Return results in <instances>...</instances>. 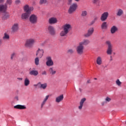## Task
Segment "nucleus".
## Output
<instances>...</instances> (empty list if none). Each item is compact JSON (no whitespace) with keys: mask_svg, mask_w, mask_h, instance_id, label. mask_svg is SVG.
I'll list each match as a JSON object with an SVG mask.
<instances>
[{"mask_svg":"<svg viewBox=\"0 0 126 126\" xmlns=\"http://www.w3.org/2000/svg\"><path fill=\"white\" fill-rule=\"evenodd\" d=\"M90 43V41L89 39H84L82 41L80 42L76 48L77 54L79 56L83 55L84 53V46H87Z\"/></svg>","mask_w":126,"mask_h":126,"instance_id":"obj_1","label":"nucleus"},{"mask_svg":"<svg viewBox=\"0 0 126 126\" xmlns=\"http://www.w3.org/2000/svg\"><path fill=\"white\" fill-rule=\"evenodd\" d=\"M23 8L25 13L21 15V18L23 20H27L30 17L31 12L34 10V8L33 7H30L29 5L26 4L24 6Z\"/></svg>","mask_w":126,"mask_h":126,"instance_id":"obj_2","label":"nucleus"},{"mask_svg":"<svg viewBox=\"0 0 126 126\" xmlns=\"http://www.w3.org/2000/svg\"><path fill=\"white\" fill-rule=\"evenodd\" d=\"M63 30L60 33L61 37H65L68 34L69 31L72 29L71 25L69 24H66L62 26Z\"/></svg>","mask_w":126,"mask_h":126,"instance_id":"obj_3","label":"nucleus"},{"mask_svg":"<svg viewBox=\"0 0 126 126\" xmlns=\"http://www.w3.org/2000/svg\"><path fill=\"white\" fill-rule=\"evenodd\" d=\"M106 45L107 46L106 54L111 55L113 53V44L110 40H107L105 42Z\"/></svg>","mask_w":126,"mask_h":126,"instance_id":"obj_4","label":"nucleus"},{"mask_svg":"<svg viewBox=\"0 0 126 126\" xmlns=\"http://www.w3.org/2000/svg\"><path fill=\"white\" fill-rule=\"evenodd\" d=\"M35 39L33 38H30L26 40L25 46L27 48H29V49H31L32 47H33V45L35 44Z\"/></svg>","mask_w":126,"mask_h":126,"instance_id":"obj_5","label":"nucleus"},{"mask_svg":"<svg viewBox=\"0 0 126 126\" xmlns=\"http://www.w3.org/2000/svg\"><path fill=\"white\" fill-rule=\"evenodd\" d=\"M29 21L32 24H36L38 21V17L35 14H32L30 16Z\"/></svg>","mask_w":126,"mask_h":126,"instance_id":"obj_6","label":"nucleus"},{"mask_svg":"<svg viewBox=\"0 0 126 126\" xmlns=\"http://www.w3.org/2000/svg\"><path fill=\"white\" fill-rule=\"evenodd\" d=\"M94 33V28L91 27L88 30L87 32L84 34V36L86 37V38H89V37L93 35Z\"/></svg>","mask_w":126,"mask_h":126,"instance_id":"obj_7","label":"nucleus"},{"mask_svg":"<svg viewBox=\"0 0 126 126\" xmlns=\"http://www.w3.org/2000/svg\"><path fill=\"white\" fill-rule=\"evenodd\" d=\"M77 8V4L73 3L72 5L70 6L69 9L68 10L69 13L70 14L74 12V11L76 10Z\"/></svg>","mask_w":126,"mask_h":126,"instance_id":"obj_8","label":"nucleus"},{"mask_svg":"<svg viewBox=\"0 0 126 126\" xmlns=\"http://www.w3.org/2000/svg\"><path fill=\"white\" fill-rule=\"evenodd\" d=\"M58 18L57 17H50L48 19V23L49 24H50V25H53V24H57L58 23Z\"/></svg>","mask_w":126,"mask_h":126,"instance_id":"obj_9","label":"nucleus"},{"mask_svg":"<svg viewBox=\"0 0 126 126\" xmlns=\"http://www.w3.org/2000/svg\"><path fill=\"white\" fill-rule=\"evenodd\" d=\"M46 64L47 66H53L54 65V61L52 60V57H47L46 58Z\"/></svg>","mask_w":126,"mask_h":126,"instance_id":"obj_10","label":"nucleus"},{"mask_svg":"<svg viewBox=\"0 0 126 126\" xmlns=\"http://www.w3.org/2000/svg\"><path fill=\"white\" fill-rule=\"evenodd\" d=\"M108 17H109V12H105L101 14L100 20L102 22L106 21V19H108Z\"/></svg>","mask_w":126,"mask_h":126,"instance_id":"obj_11","label":"nucleus"},{"mask_svg":"<svg viewBox=\"0 0 126 126\" xmlns=\"http://www.w3.org/2000/svg\"><path fill=\"white\" fill-rule=\"evenodd\" d=\"M6 10H7V5L6 4H0V13H5Z\"/></svg>","mask_w":126,"mask_h":126,"instance_id":"obj_12","label":"nucleus"},{"mask_svg":"<svg viewBox=\"0 0 126 126\" xmlns=\"http://www.w3.org/2000/svg\"><path fill=\"white\" fill-rule=\"evenodd\" d=\"M48 31L52 36L56 35V31L55 30V28L52 26H49L48 27Z\"/></svg>","mask_w":126,"mask_h":126,"instance_id":"obj_13","label":"nucleus"},{"mask_svg":"<svg viewBox=\"0 0 126 126\" xmlns=\"http://www.w3.org/2000/svg\"><path fill=\"white\" fill-rule=\"evenodd\" d=\"M11 30L13 33H15V32H17V31L19 30V25L18 23L14 24L12 26Z\"/></svg>","mask_w":126,"mask_h":126,"instance_id":"obj_14","label":"nucleus"},{"mask_svg":"<svg viewBox=\"0 0 126 126\" xmlns=\"http://www.w3.org/2000/svg\"><path fill=\"white\" fill-rule=\"evenodd\" d=\"M44 54V50L43 49H40L39 48L36 52V55L37 56V58L41 59L42 57H43V55Z\"/></svg>","mask_w":126,"mask_h":126,"instance_id":"obj_15","label":"nucleus"},{"mask_svg":"<svg viewBox=\"0 0 126 126\" xmlns=\"http://www.w3.org/2000/svg\"><path fill=\"white\" fill-rule=\"evenodd\" d=\"M118 31H119V29L116 26H113L110 29V33L111 34H115Z\"/></svg>","mask_w":126,"mask_h":126,"instance_id":"obj_16","label":"nucleus"},{"mask_svg":"<svg viewBox=\"0 0 126 126\" xmlns=\"http://www.w3.org/2000/svg\"><path fill=\"white\" fill-rule=\"evenodd\" d=\"M86 101V98L85 97H84L82 98L80 101V105L78 106L79 110H82V108L83 107V104H84V102Z\"/></svg>","mask_w":126,"mask_h":126,"instance_id":"obj_17","label":"nucleus"},{"mask_svg":"<svg viewBox=\"0 0 126 126\" xmlns=\"http://www.w3.org/2000/svg\"><path fill=\"white\" fill-rule=\"evenodd\" d=\"M63 100V94H61L56 97L55 102L56 103H61Z\"/></svg>","mask_w":126,"mask_h":126,"instance_id":"obj_18","label":"nucleus"},{"mask_svg":"<svg viewBox=\"0 0 126 126\" xmlns=\"http://www.w3.org/2000/svg\"><path fill=\"white\" fill-rule=\"evenodd\" d=\"M49 97H50V95H47L45 96V98H44L43 100L41 103V109H43V107L45 106V104L47 102V100L49 99Z\"/></svg>","mask_w":126,"mask_h":126,"instance_id":"obj_19","label":"nucleus"},{"mask_svg":"<svg viewBox=\"0 0 126 126\" xmlns=\"http://www.w3.org/2000/svg\"><path fill=\"white\" fill-rule=\"evenodd\" d=\"M14 109H18L19 110H25L26 109V106L25 105H17L14 106Z\"/></svg>","mask_w":126,"mask_h":126,"instance_id":"obj_20","label":"nucleus"},{"mask_svg":"<svg viewBox=\"0 0 126 126\" xmlns=\"http://www.w3.org/2000/svg\"><path fill=\"white\" fill-rule=\"evenodd\" d=\"M39 84V88H40V89H43V90H45V89L47 88V86H48L47 83L41 84V82H38V85Z\"/></svg>","mask_w":126,"mask_h":126,"instance_id":"obj_21","label":"nucleus"},{"mask_svg":"<svg viewBox=\"0 0 126 126\" xmlns=\"http://www.w3.org/2000/svg\"><path fill=\"white\" fill-rule=\"evenodd\" d=\"M49 73L51 74V75H55V74L57 73V71L53 67H50L48 70Z\"/></svg>","mask_w":126,"mask_h":126,"instance_id":"obj_22","label":"nucleus"},{"mask_svg":"<svg viewBox=\"0 0 126 126\" xmlns=\"http://www.w3.org/2000/svg\"><path fill=\"white\" fill-rule=\"evenodd\" d=\"M29 74H30V75H33L34 76H37V75L39 74V72H38L37 70H33L30 71Z\"/></svg>","mask_w":126,"mask_h":126,"instance_id":"obj_23","label":"nucleus"},{"mask_svg":"<svg viewBox=\"0 0 126 126\" xmlns=\"http://www.w3.org/2000/svg\"><path fill=\"white\" fill-rule=\"evenodd\" d=\"M124 14V11L122 9H118L116 13L117 16H122Z\"/></svg>","mask_w":126,"mask_h":126,"instance_id":"obj_24","label":"nucleus"},{"mask_svg":"<svg viewBox=\"0 0 126 126\" xmlns=\"http://www.w3.org/2000/svg\"><path fill=\"white\" fill-rule=\"evenodd\" d=\"M9 17V14H8V13H6V12H5L3 14V16L2 17V19L3 20H5V19H7V18H8Z\"/></svg>","mask_w":126,"mask_h":126,"instance_id":"obj_25","label":"nucleus"},{"mask_svg":"<svg viewBox=\"0 0 126 126\" xmlns=\"http://www.w3.org/2000/svg\"><path fill=\"white\" fill-rule=\"evenodd\" d=\"M101 28L102 30L107 29V28H108V25L107 24V22H103L101 25Z\"/></svg>","mask_w":126,"mask_h":126,"instance_id":"obj_26","label":"nucleus"},{"mask_svg":"<svg viewBox=\"0 0 126 126\" xmlns=\"http://www.w3.org/2000/svg\"><path fill=\"white\" fill-rule=\"evenodd\" d=\"M96 63L98 65H101L102 64V58L101 57H98L96 59Z\"/></svg>","mask_w":126,"mask_h":126,"instance_id":"obj_27","label":"nucleus"},{"mask_svg":"<svg viewBox=\"0 0 126 126\" xmlns=\"http://www.w3.org/2000/svg\"><path fill=\"white\" fill-rule=\"evenodd\" d=\"M30 84V81L28 78H26L24 80V85L25 86H28Z\"/></svg>","mask_w":126,"mask_h":126,"instance_id":"obj_28","label":"nucleus"},{"mask_svg":"<svg viewBox=\"0 0 126 126\" xmlns=\"http://www.w3.org/2000/svg\"><path fill=\"white\" fill-rule=\"evenodd\" d=\"M87 14H88L87 11L83 10L82 11L81 15L82 17H86V16H87Z\"/></svg>","mask_w":126,"mask_h":126,"instance_id":"obj_29","label":"nucleus"},{"mask_svg":"<svg viewBox=\"0 0 126 126\" xmlns=\"http://www.w3.org/2000/svg\"><path fill=\"white\" fill-rule=\"evenodd\" d=\"M2 39L3 40H8L9 39V35L6 33H4Z\"/></svg>","mask_w":126,"mask_h":126,"instance_id":"obj_30","label":"nucleus"},{"mask_svg":"<svg viewBox=\"0 0 126 126\" xmlns=\"http://www.w3.org/2000/svg\"><path fill=\"white\" fill-rule=\"evenodd\" d=\"M74 53V50L72 49H69L67 51V54H69V55H72Z\"/></svg>","mask_w":126,"mask_h":126,"instance_id":"obj_31","label":"nucleus"},{"mask_svg":"<svg viewBox=\"0 0 126 126\" xmlns=\"http://www.w3.org/2000/svg\"><path fill=\"white\" fill-rule=\"evenodd\" d=\"M12 3V0H7L5 4L10 5Z\"/></svg>","mask_w":126,"mask_h":126,"instance_id":"obj_32","label":"nucleus"},{"mask_svg":"<svg viewBox=\"0 0 126 126\" xmlns=\"http://www.w3.org/2000/svg\"><path fill=\"white\" fill-rule=\"evenodd\" d=\"M39 58L38 57H36L34 60L35 64H36V65H38L39 64Z\"/></svg>","mask_w":126,"mask_h":126,"instance_id":"obj_33","label":"nucleus"},{"mask_svg":"<svg viewBox=\"0 0 126 126\" xmlns=\"http://www.w3.org/2000/svg\"><path fill=\"white\" fill-rule=\"evenodd\" d=\"M116 83L118 86H121V85H122V83L121 82V81H120L119 79H117L116 80Z\"/></svg>","mask_w":126,"mask_h":126,"instance_id":"obj_34","label":"nucleus"},{"mask_svg":"<svg viewBox=\"0 0 126 126\" xmlns=\"http://www.w3.org/2000/svg\"><path fill=\"white\" fill-rule=\"evenodd\" d=\"M112 99H111V98L109 97H106V98H105V103H108L109 102H111V100Z\"/></svg>","mask_w":126,"mask_h":126,"instance_id":"obj_35","label":"nucleus"},{"mask_svg":"<svg viewBox=\"0 0 126 126\" xmlns=\"http://www.w3.org/2000/svg\"><path fill=\"white\" fill-rule=\"evenodd\" d=\"M47 2V0H40L39 3L40 4H44Z\"/></svg>","mask_w":126,"mask_h":126,"instance_id":"obj_36","label":"nucleus"},{"mask_svg":"<svg viewBox=\"0 0 126 126\" xmlns=\"http://www.w3.org/2000/svg\"><path fill=\"white\" fill-rule=\"evenodd\" d=\"M14 57H15V53H13L11 55V57H10V59L11 60H13V58H14Z\"/></svg>","mask_w":126,"mask_h":126,"instance_id":"obj_37","label":"nucleus"},{"mask_svg":"<svg viewBox=\"0 0 126 126\" xmlns=\"http://www.w3.org/2000/svg\"><path fill=\"white\" fill-rule=\"evenodd\" d=\"M15 3L16 4H20V3H21V1H20V0H16L15 1Z\"/></svg>","mask_w":126,"mask_h":126,"instance_id":"obj_38","label":"nucleus"},{"mask_svg":"<svg viewBox=\"0 0 126 126\" xmlns=\"http://www.w3.org/2000/svg\"><path fill=\"white\" fill-rule=\"evenodd\" d=\"M41 74L42 75H47V71H43L41 72Z\"/></svg>","mask_w":126,"mask_h":126,"instance_id":"obj_39","label":"nucleus"},{"mask_svg":"<svg viewBox=\"0 0 126 126\" xmlns=\"http://www.w3.org/2000/svg\"><path fill=\"white\" fill-rule=\"evenodd\" d=\"M67 3L69 5H70V4H71L72 2V0H67Z\"/></svg>","mask_w":126,"mask_h":126,"instance_id":"obj_40","label":"nucleus"},{"mask_svg":"<svg viewBox=\"0 0 126 126\" xmlns=\"http://www.w3.org/2000/svg\"><path fill=\"white\" fill-rule=\"evenodd\" d=\"M95 21H94V20H93V21H92L91 22V23H90V25H93V24H94V23H95Z\"/></svg>","mask_w":126,"mask_h":126,"instance_id":"obj_41","label":"nucleus"},{"mask_svg":"<svg viewBox=\"0 0 126 126\" xmlns=\"http://www.w3.org/2000/svg\"><path fill=\"white\" fill-rule=\"evenodd\" d=\"M1 45H2V39H0V47H1Z\"/></svg>","mask_w":126,"mask_h":126,"instance_id":"obj_42","label":"nucleus"},{"mask_svg":"<svg viewBox=\"0 0 126 126\" xmlns=\"http://www.w3.org/2000/svg\"><path fill=\"white\" fill-rule=\"evenodd\" d=\"M96 20H98V17H95L94 18V21L95 22Z\"/></svg>","mask_w":126,"mask_h":126,"instance_id":"obj_43","label":"nucleus"},{"mask_svg":"<svg viewBox=\"0 0 126 126\" xmlns=\"http://www.w3.org/2000/svg\"><path fill=\"white\" fill-rule=\"evenodd\" d=\"M105 103H106V101H103L101 103V105L102 106H104V105H105Z\"/></svg>","mask_w":126,"mask_h":126,"instance_id":"obj_44","label":"nucleus"},{"mask_svg":"<svg viewBox=\"0 0 126 126\" xmlns=\"http://www.w3.org/2000/svg\"><path fill=\"white\" fill-rule=\"evenodd\" d=\"M2 2H4V0H0V3H2Z\"/></svg>","mask_w":126,"mask_h":126,"instance_id":"obj_45","label":"nucleus"},{"mask_svg":"<svg viewBox=\"0 0 126 126\" xmlns=\"http://www.w3.org/2000/svg\"><path fill=\"white\" fill-rule=\"evenodd\" d=\"M99 0H94V3H96Z\"/></svg>","mask_w":126,"mask_h":126,"instance_id":"obj_46","label":"nucleus"},{"mask_svg":"<svg viewBox=\"0 0 126 126\" xmlns=\"http://www.w3.org/2000/svg\"><path fill=\"white\" fill-rule=\"evenodd\" d=\"M112 61H113V58L112 57V56H110V59L109 60V61L112 62Z\"/></svg>","mask_w":126,"mask_h":126,"instance_id":"obj_47","label":"nucleus"},{"mask_svg":"<svg viewBox=\"0 0 126 126\" xmlns=\"http://www.w3.org/2000/svg\"><path fill=\"white\" fill-rule=\"evenodd\" d=\"M17 79L18 80H20V81H21V80H22V79H23L22 78H17Z\"/></svg>","mask_w":126,"mask_h":126,"instance_id":"obj_48","label":"nucleus"},{"mask_svg":"<svg viewBox=\"0 0 126 126\" xmlns=\"http://www.w3.org/2000/svg\"><path fill=\"white\" fill-rule=\"evenodd\" d=\"M33 86H34V87H36V86H39V87H40V84H38V83H37V84H36V85H34Z\"/></svg>","mask_w":126,"mask_h":126,"instance_id":"obj_49","label":"nucleus"},{"mask_svg":"<svg viewBox=\"0 0 126 126\" xmlns=\"http://www.w3.org/2000/svg\"><path fill=\"white\" fill-rule=\"evenodd\" d=\"M79 91H80V92H81V91H82V90H81V89H79Z\"/></svg>","mask_w":126,"mask_h":126,"instance_id":"obj_50","label":"nucleus"},{"mask_svg":"<svg viewBox=\"0 0 126 126\" xmlns=\"http://www.w3.org/2000/svg\"><path fill=\"white\" fill-rule=\"evenodd\" d=\"M75 1H79L80 0H75Z\"/></svg>","mask_w":126,"mask_h":126,"instance_id":"obj_51","label":"nucleus"},{"mask_svg":"<svg viewBox=\"0 0 126 126\" xmlns=\"http://www.w3.org/2000/svg\"><path fill=\"white\" fill-rule=\"evenodd\" d=\"M88 83H89V81H88Z\"/></svg>","mask_w":126,"mask_h":126,"instance_id":"obj_52","label":"nucleus"},{"mask_svg":"<svg viewBox=\"0 0 126 126\" xmlns=\"http://www.w3.org/2000/svg\"><path fill=\"white\" fill-rule=\"evenodd\" d=\"M94 79H97L96 78H94Z\"/></svg>","mask_w":126,"mask_h":126,"instance_id":"obj_53","label":"nucleus"}]
</instances>
